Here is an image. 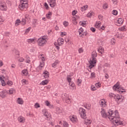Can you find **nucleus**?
<instances>
[{
    "label": "nucleus",
    "mask_w": 127,
    "mask_h": 127,
    "mask_svg": "<svg viewBox=\"0 0 127 127\" xmlns=\"http://www.w3.org/2000/svg\"><path fill=\"white\" fill-rule=\"evenodd\" d=\"M101 113L102 118H107V116H110L109 119L113 122V123H115V124H117V125H123V122L119 120L120 119V115L117 110L115 112H113V111L110 110L107 113H106L105 109H101Z\"/></svg>",
    "instance_id": "obj_1"
},
{
    "label": "nucleus",
    "mask_w": 127,
    "mask_h": 127,
    "mask_svg": "<svg viewBox=\"0 0 127 127\" xmlns=\"http://www.w3.org/2000/svg\"><path fill=\"white\" fill-rule=\"evenodd\" d=\"M97 56L98 54L96 52L93 51L92 53L91 58L90 59L89 61L90 64L89 65V68H90V69H92L93 67H95V64H96V63H97V59H96V57H97Z\"/></svg>",
    "instance_id": "obj_2"
},
{
    "label": "nucleus",
    "mask_w": 127,
    "mask_h": 127,
    "mask_svg": "<svg viewBox=\"0 0 127 127\" xmlns=\"http://www.w3.org/2000/svg\"><path fill=\"white\" fill-rule=\"evenodd\" d=\"M37 42L39 46H44L47 43V37L45 36L41 37L38 39Z\"/></svg>",
    "instance_id": "obj_3"
},
{
    "label": "nucleus",
    "mask_w": 127,
    "mask_h": 127,
    "mask_svg": "<svg viewBox=\"0 0 127 127\" xmlns=\"http://www.w3.org/2000/svg\"><path fill=\"white\" fill-rule=\"evenodd\" d=\"M57 43H58V45L56 43H55L54 44L57 49H58V50H59V49H60V48L59 47V46H61V45H63V44H64V39L61 38H59L57 41ZM58 45L59 46H58Z\"/></svg>",
    "instance_id": "obj_4"
},
{
    "label": "nucleus",
    "mask_w": 127,
    "mask_h": 127,
    "mask_svg": "<svg viewBox=\"0 0 127 127\" xmlns=\"http://www.w3.org/2000/svg\"><path fill=\"white\" fill-rule=\"evenodd\" d=\"M79 113L82 119L86 120L87 119V116L86 115V110L82 108H79Z\"/></svg>",
    "instance_id": "obj_5"
},
{
    "label": "nucleus",
    "mask_w": 127,
    "mask_h": 127,
    "mask_svg": "<svg viewBox=\"0 0 127 127\" xmlns=\"http://www.w3.org/2000/svg\"><path fill=\"white\" fill-rule=\"evenodd\" d=\"M7 9V6H6V3L4 1H0V10L4 11H6Z\"/></svg>",
    "instance_id": "obj_6"
},
{
    "label": "nucleus",
    "mask_w": 127,
    "mask_h": 127,
    "mask_svg": "<svg viewBox=\"0 0 127 127\" xmlns=\"http://www.w3.org/2000/svg\"><path fill=\"white\" fill-rule=\"evenodd\" d=\"M42 112L44 116L46 117V120H47V121H50L51 120V115H49V113H48L46 109H44Z\"/></svg>",
    "instance_id": "obj_7"
},
{
    "label": "nucleus",
    "mask_w": 127,
    "mask_h": 127,
    "mask_svg": "<svg viewBox=\"0 0 127 127\" xmlns=\"http://www.w3.org/2000/svg\"><path fill=\"white\" fill-rule=\"evenodd\" d=\"M62 97L64 102L65 103H69V102H70V99L69 98L68 94L66 93L63 94Z\"/></svg>",
    "instance_id": "obj_8"
},
{
    "label": "nucleus",
    "mask_w": 127,
    "mask_h": 127,
    "mask_svg": "<svg viewBox=\"0 0 127 127\" xmlns=\"http://www.w3.org/2000/svg\"><path fill=\"white\" fill-rule=\"evenodd\" d=\"M28 7V4H24L20 3L19 5V8L20 10H23V9H26Z\"/></svg>",
    "instance_id": "obj_9"
},
{
    "label": "nucleus",
    "mask_w": 127,
    "mask_h": 127,
    "mask_svg": "<svg viewBox=\"0 0 127 127\" xmlns=\"http://www.w3.org/2000/svg\"><path fill=\"white\" fill-rule=\"evenodd\" d=\"M48 1L49 2L51 7H55L56 5V0H48Z\"/></svg>",
    "instance_id": "obj_10"
},
{
    "label": "nucleus",
    "mask_w": 127,
    "mask_h": 127,
    "mask_svg": "<svg viewBox=\"0 0 127 127\" xmlns=\"http://www.w3.org/2000/svg\"><path fill=\"white\" fill-rule=\"evenodd\" d=\"M7 90H4L1 92H0V97L1 98H5L6 97V95H7Z\"/></svg>",
    "instance_id": "obj_11"
},
{
    "label": "nucleus",
    "mask_w": 127,
    "mask_h": 127,
    "mask_svg": "<svg viewBox=\"0 0 127 127\" xmlns=\"http://www.w3.org/2000/svg\"><path fill=\"white\" fill-rule=\"evenodd\" d=\"M113 89H114V90H117V89H118L119 92H121V93H124V92H125V91H124V89H121L120 88V85L115 84V85L113 86Z\"/></svg>",
    "instance_id": "obj_12"
},
{
    "label": "nucleus",
    "mask_w": 127,
    "mask_h": 127,
    "mask_svg": "<svg viewBox=\"0 0 127 127\" xmlns=\"http://www.w3.org/2000/svg\"><path fill=\"white\" fill-rule=\"evenodd\" d=\"M114 99L115 101H120V102H122L123 100V96H122V95H115Z\"/></svg>",
    "instance_id": "obj_13"
},
{
    "label": "nucleus",
    "mask_w": 127,
    "mask_h": 127,
    "mask_svg": "<svg viewBox=\"0 0 127 127\" xmlns=\"http://www.w3.org/2000/svg\"><path fill=\"white\" fill-rule=\"evenodd\" d=\"M18 121L20 124H24L25 123V118L22 116H20L18 118Z\"/></svg>",
    "instance_id": "obj_14"
},
{
    "label": "nucleus",
    "mask_w": 127,
    "mask_h": 127,
    "mask_svg": "<svg viewBox=\"0 0 127 127\" xmlns=\"http://www.w3.org/2000/svg\"><path fill=\"white\" fill-rule=\"evenodd\" d=\"M123 23H124V19H123V18H119L117 22V25L118 26H121V25H122Z\"/></svg>",
    "instance_id": "obj_15"
},
{
    "label": "nucleus",
    "mask_w": 127,
    "mask_h": 127,
    "mask_svg": "<svg viewBox=\"0 0 127 127\" xmlns=\"http://www.w3.org/2000/svg\"><path fill=\"white\" fill-rule=\"evenodd\" d=\"M43 77L45 78L46 79L47 78H49V72H48L47 70H45L43 73Z\"/></svg>",
    "instance_id": "obj_16"
},
{
    "label": "nucleus",
    "mask_w": 127,
    "mask_h": 127,
    "mask_svg": "<svg viewBox=\"0 0 127 127\" xmlns=\"http://www.w3.org/2000/svg\"><path fill=\"white\" fill-rule=\"evenodd\" d=\"M70 121L72 122V123H76L77 121H78V119H77V117L75 116H72L70 118Z\"/></svg>",
    "instance_id": "obj_17"
},
{
    "label": "nucleus",
    "mask_w": 127,
    "mask_h": 127,
    "mask_svg": "<svg viewBox=\"0 0 127 127\" xmlns=\"http://www.w3.org/2000/svg\"><path fill=\"white\" fill-rule=\"evenodd\" d=\"M15 93V89L14 88H10L9 91H7V94L9 95H12Z\"/></svg>",
    "instance_id": "obj_18"
},
{
    "label": "nucleus",
    "mask_w": 127,
    "mask_h": 127,
    "mask_svg": "<svg viewBox=\"0 0 127 127\" xmlns=\"http://www.w3.org/2000/svg\"><path fill=\"white\" fill-rule=\"evenodd\" d=\"M83 31H84V29H83L82 28H80L79 29L78 32L80 37H83L84 36Z\"/></svg>",
    "instance_id": "obj_19"
},
{
    "label": "nucleus",
    "mask_w": 127,
    "mask_h": 127,
    "mask_svg": "<svg viewBox=\"0 0 127 127\" xmlns=\"http://www.w3.org/2000/svg\"><path fill=\"white\" fill-rule=\"evenodd\" d=\"M63 113V109L61 107H57V114H62Z\"/></svg>",
    "instance_id": "obj_20"
},
{
    "label": "nucleus",
    "mask_w": 127,
    "mask_h": 127,
    "mask_svg": "<svg viewBox=\"0 0 127 127\" xmlns=\"http://www.w3.org/2000/svg\"><path fill=\"white\" fill-rule=\"evenodd\" d=\"M17 103L19 105H23V100L21 98H18L17 100Z\"/></svg>",
    "instance_id": "obj_21"
},
{
    "label": "nucleus",
    "mask_w": 127,
    "mask_h": 127,
    "mask_svg": "<svg viewBox=\"0 0 127 127\" xmlns=\"http://www.w3.org/2000/svg\"><path fill=\"white\" fill-rule=\"evenodd\" d=\"M85 120L84 121V124L86 126H89V125H91V123H92V121L91 120L89 119H85Z\"/></svg>",
    "instance_id": "obj_22"
},
{
    "label": "nucleus",
    "mask_w": 127,
    "mask_h": 127,
    "mask_svg": "<svg viewBox=\"0 0 127 127\" xmlns=\"http://www.w3.org/2000/svg\"><path fill=\"white\" fill-rule=\"evenodd\" d=\"M69 85L70 86V90H75V84L73 83H69Z\"/></svg>",
    "instance_id": "obj_23"
},
{
    "label": "nucleus",
    "mask_w": 127,
    "mask_h": 127,
    "mask_svg": "<svg viewBox=\"0 0 127 127\" xmlns=\"http://www.w3.org/2000/svg\"><path fill=\"white\" fill-rule=\"evenodd\" d=\"M48 82L49 81L48 80H44L40 83V85H43V86L45 85H47L48 84Z\"/></svg>",
    "instance_id": "obj_24"
},
{
    "label": "nucleus",
    "mask_w": 127,
    "mask_h": 127,
    "mask_svg": "<svg viewBox=\"0 0 127 127\" xmlns=\"http://www.w3.org/2000/svg\"><path fill=\"white\" fill-rule=\"evenodd\" d=\"M98 51L101 54H103V52H104V48L102 47H100L98 50Z\"/></svg>",
    "instance_id": "obj_25"
},
{
    "label": "nucleus",
    "mask_w": 127,
    "mask_h": 127,
    "mask_svg": "<svg viewBox=\"0 0 127 127\" xmlns=\"http://www.w3.org/2000/svg\"><path fill=\"white\" fill-rule=\"evenodd\" d=\"M22 73L25 76H27L28 75V71H27V69H24L22 70Z\"/></svg>",
    "instance_id": "obj_26"
},
{
    "label": "nucleus",
    "mask_w": 127,
    "mask_h": 127,
    "mask_svg": "<svg viewBox=\"0 0 127 127\" xmlns=\"http://www.w3.org/2000/svg\"><path fill=\"white\" fill-rule=\"evenodd\" d=\"M58 63H59V61L57 60L54 63H53L52 64V66L54 68H55L56 67V65H57L58 64Z\"/></svg>",
    "instance_id": "obj_27"
},
{
    "label": "nucleus",
    "mask_w": 127,
    "mask_h": 127,
    "mask_svg": "<svg viewBox=\"0 0 127 127\" xmlns=\"http://www.w3.org/2000/svg\"><path fill=\"white\" fill-rule=\"evenodd\" d=\"M0 81H1L2 86H5V82H4V80H3V78L1 76H0Z\"/></svg>",
    "instance_id": "obj_28"
},
{
    "label": "nucleus",
    "mask_w": 127,
    "mask_h": 127,
    "mask_svg": "<svg viewBox=\"0 0 127 127\" xmlns=\"http://www.w3.org/2000/svg\"><path fill=\"white\" fill-rule=\"evenodd\" d=\"M88 8V5H85L81 7V11H85Z\"/></svg>",
    "instance_id": "obj_29"
},
{
    "label": "nucleus",
    "mask_w": 127,
    "mask_h": 127,
    "mask_svg": "<svg viewBox=\"0 0 127 127\" xmlns=\"http://www.w3.org/2000/svg\"><path fill=\"white\" fill-rule=\"evenodd\" d=\"M100 106L101 107H105L106 106V103H105V101H100Z\"/></svg>",
    "instance_id": "obj_30"
},
{
    "label": "nucleus",
    "mask_w": 127,
    "mask_h": 127,
    "mask_svg": "<svg viewBox=\"0 0 127 127\" xmlns=\"http://www.w3.org/2000/svg\"><path fill=\"white\" fill-rule=\"evenodd\" d=\"M45 104H46V106H47L48 107H49V108H52V107H53V106H52L50 104V103H49V102H48V101H46Z\"/></svg>",
    "instance_id": "obj_31"
},
{
    "label": "nucleus",
    "mask_w": 127,
    "mask_h": 127,
    "mask_svg": "<svg viewBox=\"0 0 127 127\" xmlns=\"http://www.w3.org/2000/svg\"><path fill=\"white\" fill-rule=\"evenodd\" d=\"M63 126L64 127H69V125L68 124V123L65 121H63Z\"/></svg>",
    "instance_id": "obj_32"
},
{
    "label": "nucleus",
    "mask_w": 127,
    "mask_h": 127,
    "mask_svg": "<svg viewBox=\"0 0 127 127\" xmlns=\"http://www.w3.org/2000/svg\"><path fill=\"white\" fill-rule=\"evenodd\" d=\"M26 63H30V58L28 56H26Z\"/></svg>",
    "instance_id": "obj_33"
},
{
    "label": "nucleus",
    "mask_w": 127,
    "mask_h": 127,
    "mask_svg": "<svg viewBox=\"0 0 127 127\" xmlns=\"http://www.w3.org/2000/svg\"><path fill=\"white\" fill-rule=\"evenodd\" d=\"M20 3H24V4H28L27 0H20Z\"/></svg>",
    "instance_id": "obj_34"
},
{
    "label": "nucleus",
    "mask_w": 127,
    "mask_h": 127,
    "mask_svg": "<svg viewBox=\"0 0 127 127\" xmlns=\"http://www.w3.org/2000/svg\"><path fill=\"white\" fill-rule=\"evenodd\" d=\"M19 23H20V20L17 19L15 23V26H18Z\"/></svg>",
    "instance_id": "obj_35"
},
{
    "label": "nucleus",
    "mask_w": 127,
    "mask_h": 127,
    "mask_svg": "<svg viewBox=\"0 0 127 127\" xmlns=\"http://www.w3.org/2000/svg\"><path fill=\"white\" fill-rule=\"evenodd\" d=\"M39 57L40 58H41V59H42V62H43L44 61H45V59H44V56L43 55V54H42V55H40L39 56Z\"/></svg>",
    "instance_id": "obj_36"
},
{
    "label": "nucleus",
    "mask_w": 127,
    "mask_h": 127,
    "mask_svg": "<svg viewBox=\"0 0 127 127\" xmlns=\"http://www.w3.org/2000/svg\"><path fill=\"white\" fill-rule=\"evenodd\" d=\"M104 9H107L108 7H109V5H108V3H105L104 4L103 6Z\"/></svg>",
    "instance_id": "obj_37"
},
{
    "label": "nucleus",
    "mask_w": 127,
    "mask_h": 127,
    "mask_svg": "<svg viewBox=\"0 0 127 127\" xmlns=\"http://www.w3.org/2000/svg\"><path fill=\"white\" fill-rule=\"evenodd\" d=\"M90 78H91L92 79L94 78H96V73L95 72H92L91 73V77Z\"/></svg>",
    "instance_id": "obj_38"
},
{
    "label": "nucleus",
    "mask_w": 127,
    "mask_h": 127,
    "mask_svg": "<svg viewBox=\"0 0 127 127\" xmlns=\"http://www.w3.org/2000/svg\"><path fill=\"white\" fill-rule=\"evenodd\" d=\"M22 25H25L26 24V20L25 19L23 18L21 21Z\"/></svg>",
    "instance_id": "obj_39"
},
{
    "label": "nucleus",
    "mask_w": 127,
    "mask_h": 127,
    "mask_svg": "<svg viewBox=\"0 0 127 127\" xmlns=\"http://www.w3.org/2000/svg\"><path fill=\"white\" fill-rule=\"evenodd\" d=\"M81 83H82V80L78 79L77 81V83L78 86H81Z\"/></svg>",
    "instance_id": "obj_40"
},
{
    "label": "nucleus",
    "mask_w": 127,
    "mask_h": 127,
    "mask_svg": "<svg viewBox=\"0 0 127 127\" xmlns=\"http://www.w3.org/2000/svg\"><path fill=\"white\" fill-rule=\"evenodd\" d=\"M95 26L96 28H99L101 26V22L96 23Z\"/></svg>",
    "instance_id": "obj_41"
},
{
    "label": "nucleus",
    "mask_w": 127,
    "mask_h": 127,
    "mask_svg": "<svg viewBox=\"0 0 127 127\" xmlns=\"http://www.w3.org/2000/svg\"><path fill=\"white\" fill-rule=\"evenodd\" d=\"M112 14H114V15H118V11L117 10H113L112 11Z\"/></svg>",
    "instance_id": "obj_42"
},
{
    "label": "nucleus",
    "mask_w": 127,
    "mask_h": 127,
    "mask_svg": "<svg viewBox=\"0 0 127 127\" xmlns=\"http://www.w3.org/2000/svg\"><path fill=\"white\" fill-rule=\"evenodd\" d=\"M7 85H8V86H12V85H13V82L10 81H8L7 82Z\"/></svg>",
    "instance_id": "obj_43"
},
{
    "label": "nucleus",
    "mask_w": 127,
    "mask_h": 127,
    "mask_svg": "<svg viewBox=\"0 0 127 127\" xmlns=\"http://www.w3.org/2000/svg\"><path fill=\"white\" fill-rule=\"evenodd\" d=\"M111 44L112 45H115V44H116V40L115 39L113 38L111 40Z\"/></svg>",
    "instance_id": "obj_44"
},
{
    "label": "nucleus",
    "mask_w": 127,
    "mask_h": 127,
    "mask_svg": "<svg viewBox=\"0 0 127 127\" xmlns=\"http://www.w3.org/2000/svg\"><path fill=\"white\" fill-rule=\"evenodd\" d=\"M71 80H72V79L71 78V77H70V76H69V75H68L67 76V80L68 81V83H72L71 82Z\"/></svg>",
    "instance_id": "obj_45"
},
{
    "label": "nucleus",
    "mask_w": 127,
    "mask_h": 127,
    "mask_svg": "<svg viewBox=\"0 0 127 127\" xmlns=\"http://www.w3.org/2000/svg\"><path fill=\"white\" fill-rule=\"evenodd\" d=\"M50 15H52V13L50 12L46 14L47 18H48V19L50 18Z\"/></svg>",
    "instance_id": "obj_46"
},
{
    "label": "nucleus",
    "mask_w": 127,
    "mask_h": 127,
    "mask_svg": "<svg viewBox=\"0 0 127 127\" xmlns=\"http://www.w3.org/2000/svg\"><path fill=\"white\" fill-rule=\"evenodd\" d=\"M116 95L114 93H109V97L110 98H114L115 97Z\"/></svg>",
    "instance_id": "obj_47"
},
{
    "label": "nucleus",
    "mask_w": 127,
    "mask_h": 127,
    "mask_svg": "<svg viewBox=\"0 0 127 127\" xmlns=\"http://www.w3.org/2000/svg\"><path fill=\"white\" fill-rule=\"evenodd\" d=\"M34 106L36 109H38V108H40V105H39V104H38V103H36Z\"/></svg>",
    "instance_id": "obj_48"
},
{
    "label": "nucleus",
    "mask_w": 127,
    "mask_h": 127,
    "mask_svg": "<svg viewBox=\"0 0 127 127\" xmlns=\"http://www.w3.org/2000/svg\"><path fill=\"white\" fill-rule=\"evenodd\" d=\"M92 15H94V13L93 12H91V13H88L87 14V17H91V16H92Z\"/></svg>",
    "instance_id": "obj_49"
},
{
    "label": "nucleus",
    "mask_w": 127,
    "mask_h": 127,
    "mask_svg": "<svg viewBox=\"0 0 127 127\" xmlns=\"http://www.w3.org/2000/svg\"><path fill=\"white\" fill-rule=\"evenodd\" d=\"M68 24H69V23L68 22H67V21H64V26H68Z\"/></svg>",
    "instance_id": "obj_50"
},
{
    "label": "nucleus",
    "mask_w": 127,
    "mask_h": 127,
    "mask_svg": "<svg viewBox=\"0 0 127 127\" xmlns=\"http://www.w3.org/2000/svg\"><path fill=\"white\" fill-rule=\"evenodd\" d=\"M95 86L97 88H100V87H101V84H100V83H96L95 84Z\"/></svg>",
    "instance_id": "obj_51"
},
{
    "label": "nucleus",
    "mask_w": 127,
    "mask_h": 127,
    "mask_svg": "<svg viewBox=\"0 0 127 127\" xmlns=\"http://www.w3.org/2000/svg\"><path fill=\"white\" fill-rule=\"evenodd\" d=\"M79 24H80V25H82V26H84V25H86V21H83L82 22H80Z\"/></svg>",
    "instance_id": "obj_52"
},
{
    "label": "nucleus",
    "mask_w": 127,
    "mask_h": 127,
    "mask_svg": "<svg viewBox=\"0 0 127 127\" xmlns=\"http://www.w3.org/2000/svg\"><path fill=\"white\" fill-rule=\"evenodd\" d=\"M90 30L92 32H95L96 31V28H94V27H91L90 28Z\"/></svg>",
    "instance_id": "obj_53"
},
{
    "label": "nucleus",
    "mask_w": 127,
    "mask_h": 127,
    "mask_svg": "<svg viewBox=\"0 0 127 127\" xmlns=\"http://www.w3.org/2000/svg\"><path fill=\"white\" fill-rule=\"evenodd\" d=\"M83 48H82L78 49L79 53H83Z\"/></svg>",
    "instance_id": "obj_54"
},
{
    "label": "nucleus",
    "mask_w": 127,
    "mask_h": 127,
    "mask_svg": "<svg viewBox=\"0 0 127 127\" xmlns=\"http://www.w3.org/2000/svg\"><path fill=\"white\" fill-rule=\"evenodd\" d=\"M44 66V62H42V63H40V67L41 68H42Z\"/></svg>",
    "instance_id": "obj_55"
},
{
    "label": "nucleus",
    "mask_w": 127,
    "mask_h": 127,
    "mask_svg": "<svg viewBox=\"0 0 127 127\" xmlns=\"http://www.w3.org/2000/svg\"><path fill=\"white\" fill-rule=\"evenodd\" d=\"M33 41H34V39H30L29 40H28V43H32L33 42Z\"/></svg>",
    "instance_id": "obj_56"
},
{
    "label": "nucleus",
    "mask_w": 127,
    "mask_h": 127,
    "mask_svg": "<svg viewBox=\"0 0 127 127\" xmlns=\"http://www.w3.org/2000/svg\"><path fill=\"white\" fill-rule=\"evenodd\" d=\"M77 11L76 10H73L72 12V15H76V13H77Z\"/></svg>",
    "instance_id": "obj_57"
},
{
    "label": "nucleus",
    "mask_w": 127,
    "mask_h": 127,
    "mask_svg": "<svg viewBox=\"0 0 127 127\" xmlns=\"http://www.w3.org/2000/svg\"><path fill=\"white\" fill-rule=\"evenodd\" d=\"M91 90L92 91H96V90H97V88L95 86H91Z\"/></svg>",
    "instance_id": "obj_58"
},
{
    "label": "nucleus",
    "mask_w": 127,
    "mask_h": 127,
    "mask_svg": "<svg viewBox=\"0 0 127 127\" xmlns=\"http://www.w3.org/2000/svg\"><path fill=\"white\" fill-rule=\"evenodd\" d=\"M19 61L20 62H23L24 61V59H23V58H20L19 59Z\"/></svg>",
    "instance_id": "obj_59"
},
{
    "label": "nucleus",
    "mask_w": 127,
    "mask_h": 127,
    "mask_svg": "<svg viewBox=\"0 0 127 127\" xmlns=\"http://www.w3.org/2000/svg\"><path fill=\"white\" fill-rule=\"evenodd\" d=\"M30 29H31V27H29L26 30V32H29L30 31Z\"/></svg>",
    "instance_id": "obj_60"
},
{
    "label": "nucleus",
    "mask_w": 127,
    "mask_h": 127,
    "mask_svg": "<svg viewBox=\"0 0 127 127\" xmlns=\"http://www.w3.org/2000/svg\"><path fill=\"white\" fill-rule=\"evenodd\" d=\"M3 21H4V20H3L1 17H0V24H1L0 22H3Z\"/></svg>",
    "instance_id": "obj_61"
},
{
    "label": "nucleus",
    "mask_w": 127,
    "mask_h": 127,
    "mask_svg": "<svg viewBox=\"0 0 127 127\" xmlns=\"http://www.w3.org/2000/svg\"><path fill=\"white\" fill-rule=\"evenodd\" d=\"M44 5H45L46 9H48V4H47V3L45 2Z\"/></svg>",
    "instance_id": "obj_62"
},
{
    "label": "nucleus",
    "mask_w": 127,
    "mask_h": 127,
    "mask_svg": "<svg viewBox=\"0 0 127 127\" xmlns=\"http://www.w3.org/2000/svg\"><path fill=\"white\" fill-rule=\"evenodd\" d=\"M3 65V63H2V61H0V67H2Z\"/></svg>",
    "instance_id": "obj_63"
},
{
    "label": "nucleus",
    "mask_w": 127,
    "mask_h": 127,
    "mask_svg": "<svg viewBox=\"0 0 127 127\" xmlns=\"http://www.w3.org/2000/svg\"><path fill=\"white\" fill-rule=\"evenodd\" d=\"M22 83L23 84V83H24V84H26V80H25V79H22Z\"/></svg>",
    "instance_id": "obj_64"
}]
</instances>
